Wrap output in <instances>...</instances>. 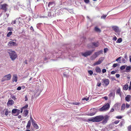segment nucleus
Returning a JSON list of instances; mask_svg holds the SVG:
<instances>
[{"label":"nucleus","mask_w":131,"mask_h":131,"mask_svg":"<svg viewBox=\"0 0 131 131\" xmlns=\"http://www.w3.org/2000/svg\"><path fill=\"white\" fill-rule=\"evenodd\" d=\"M119 122V121L117 120V121H115V122H114V124H118Z\"/></svg>","instance_id":"nucleus-58"},{"label":"nucleus","mask_w":131,"mask_h":131,"mask_svg":"<svg viewBox=\"0 0 131 131\" xmlns=\"http://www.w3.org/2000/svg\"><path fill=\"white\" fill-rule=\"evenodd\" d=\"M21 88L20 86H19L17 88V90H21Z\"/></svg>","instance_id":"nucleus-61"},{"label":"nucleus","mask_w":131,"mask_h":131,"mask_svg":"<svg viewBox=\"0 0 131 131\" xmlns=\"http://www.w3.org/2000/svg\"><path fill=\"white\" fill-rule=\"evenodd\" d=\"M116 117L118 119H120L122 118V117L121 116H117Z\"/></svg>","instance_id":"nucleus-49"},{"label":"nucleus","mask_w":131,"mask_h":131,"mask_svg":"<svg viewBox=\"0 0 131 131\" xmlns=\"http://www.w3.org/2000/svg\"><path fill=\"white\" fill-rule=\"evenodd\" d=\"M108 50V48H105L104 49V53L106 52Z\"/></svg>","instance_id":"nucleus-57"},{"label":"nucleus","mask_w":131,"mask_h":131,"mask_svg":"<svg viewBox=\"0 0 131 131\" xmlns=\"http://www.w3.org/2000/svg\"><path fill=\"white\" fill-rule=\"evenodd\" d=\"M128 85L126 84L123 87V89L124 90H127L128 88Z\"/></svg>","instance_id":"nucleus-24"},{"label":"nucleus","mask_w":131,"mask_h":131,"mask_svg":"<svg viewBox=\"0 0 131 131\" xmlns=\"http://www.w3.org/2000/svg\"><path fill=\"white\" fill-rule=\"evenodd\" d=\"M8 45L10 46H17V45L16 42L10 41L8 42Z\"/></svg>","instance_id":"nucleus-12"},{"label":"nucleus","mask_w":131,"mask_h":131,"mask_svg":"<svg viewBox=\"0 0 131 131\" xmlns=\"http://www.w3.org/2000/svg\"><path fill=\"white\" fill-rule=\"evenodd\" d=\"M8 111L7 109H6L5 112V115L6 116H7L8 114Z\"/></svg>","instance_id":"nucleus-37"},{"label":"nucleus","mask_w":131,"mask_h":131,"mask_svg":"<svg viewBox=\"0 0 131 131\" xmlns=\"http://www.w3.org/2000/svg\"><path fill=\"white\" fill-rule=\"evenodd\" d=\"M20 17H19V18H17L16 19V20L13 21L11 23V24H15L16 23V20H17L18 19L19 20V19H20Z\"/></svg>","instance_id":"nucleus-31"},{"label":"nucleus","mask_w":131,"mask_h":131,"mask_svg":"<svg viewBox=\"0 0 131 131\" xmlns=\"http://www.w3.org/2000/svg\"><path fill=\"white\" fill-rule=\"evenodd\" d=\"M106 70L105 69H102V72L103 73L106 72Z\"/></svg>","instance_id":"nucleus-59"},{"label":"nucleus","mask_w":131,"mask_h":131,"mask_svg":"<svg viewBox=\"0 0 131 131\" xmlns=\"http://www.w3.org/2000/svg\"><path fill=\"white\" fill-rule=\"evenodd\" d=\"M122 93V92L121 91V89L120 88H118L117 89L116 92V94H119L120 96H121Z\"/></svg>","instance_id":"nucleus-17"},{"label":"nucleus","mask_w":131,"mask_h":131,"mask_svg":"<svg viewBox=\"0 0 131 131\" xmlns=\"http://www.w3.org/2000/svg\"><path fill=\"white\" fill-rule=\"evenodd\" d=\"M17 80V75L16 74L14 75L12 79V82H14L15 81L16 82Z\"/></svg>","instance_id":"nucleus-15"},{"label":"nucleus","mask_w":131,"mask_h":131,"mask_svg":"<svg viewBox=\"0 0 131 131\" xmlns=\"http://www.w3.org/2000/svg\"><path fill=\"white\" fill-rule=\"evenodd\" d=\"M93 112L92 113H89L88 114V115L89 116H92L94 115L97 112V111H96V110L95 109V108H93Z\"/></svg>","instance_id":"nucleus-16"},{"label":"nucleus","mask_w":131,"mask_h":131,"mask_svg":"<svg viewBox=\"0 0 131 131\" xmlns=\"http://www.w3.org/2000/svg\"><path fill=\"white\" fill-rule=\"evenodd\" d=\"M94 50H92L87 51L84 53H81V54L82 56L85 57H87L88 56H90L94 51Z\"/></svg>","instance_id":"nucleus-4"},{"label":"nucleus","mask_w":131,"mask_h":131,"mask_svg":"<svg viewBox=\"0 0 131 131\" xmlns=\"http://www.w3.org/2000/svg\"><path fill=\"white\" fill-rule=\"evenodd\" d=\"M127 129L128 131H131V125L128 126Z\"/></svg>","instance_id":"nucleus-44"},{"label":"nucleus","mask_w":131,"mask_h":131,"mask_svg":"<svg viewBox=\"0 0 131 131\" xmlns=\"http://www.w3.org/2000/svg\"><path fill=\"white\" fill-rule=\"evenodd\" d=\"M103 116L100 115L89 119L88 121H86L88 122L89 121H92L93 122H99L103 120Z\"/></svg>","instance_id":"nucleus-1"},{"label":"nucleus","mask_w":131,"mask_h":131,"mask_svg":"<svg viewBox=\"0 0 131 131\" xmlns=\"http://www.w3.org/2000/svg\"><path fill=\"white\" fill-rule=\"evenodd\" d=\"M53 4V2H49L48 4V5L49 6H50L52 5Z\"/></svg>","instance_id":"nucleus-51"},{"label":"nucleus","mask_w":131,"mask_h":131,"mask_svg":"<svg viewBox=\"0 0 131 131\" xmlns=\"http://www.w3.org/2000/svg\"><path fill=\"white\" fill-rule=\"evenodd\" d=\"M31 126V122L30 120L28 121L27 125L26 126V128L27 129H29L30 127Z\"/></svg>","instance_id":"nucleus-23"},{"label":"nucleus","mask_w":131,"mask_h":131,"mask_svg":"<svg viewBox=\"0 0 131 131\" xmlns=\"http://www.w3.org/2000/svg\"><path fill=\"white\" fill-rule=\"evenodd\" d=\"M88 73L90 74V75H91L93 74V72L92 71L90 70L88 71Z\"/></svg>","instance_id":"nucleus-42"},{"label":"nucleus","mask_w":131,"mask_h":131,"mask_svg":"<svg viewBox=\"0 0 131 131\" xmlns=\"http://www.w3.org/2000/svg\"><path fill=\"white\" fill-rule=\"evenodd\" d=\"M30 29L31 30H32L33 31H34V29H33V28L32 26H31V27H30Z\"/></svg>","instance_id":"nucleus-62"},{"label":"nucleus","mask_w":131,"mask_h":131,"mask_svg":"<svg viewBox=\"0 0 131 131\" xmlns=\"http://www.w3.org/2000/svg\"><path fill=\"white\" fill-rule=\"evenodd\" d=\"M124 58L126 60H127L128 58L127 57V54L126 53H125L124 54Z\"/></svg>","instance_id":"nucleus-39"},{"label":"nucleus","mask_w":131,"mask_h":131,"mask_svg":"<svg viewBox=\"0 0 131 131\" xmlns=\"http://www.w3.org/2000/svg\"><path fill=\"white\" fill-rule=\"evenodd\" d=\"M13 29L12 28L10 27H8V30L10 31H11Z\"/></svg>","instance_id":"nucleus-56"},{"label":"nucleus","mask_w":131,"mask_h":131,"mask_svg":"<svg viewBox=\"0 0 131 131\" xmlns=\"http://www.w3.org/2000/svg\"><path fill=\"white\" fill-rule=\"evenodd\" d=\"M116 73V72L114 71H112L111 72L112 74H114Z\"/></svg>","instance_id":"nucleus-63"},{"label":"nucleus","mask_w":131,"mask_h":131,"mask_svg":"<svg viewBox=\"0 0 131 131\" xmlns=\"http://www.w3.org/2000/svg\"><path fill=\"white\" fill-rule=\"evenodd\" d=\"M95 30L97 32H101V30L100 29L98 28L97 27H95L94 28Z\"/></svg>","instance_id":"nucleus-26"},{"label":"nucleus","mask_w":131,"mask_h":131,"mask_svg":"<svg viewBox=\"0 0 131 131\" xmlns=\"http://www.w3.org/2000/svg\"><path fill=\"white\" fill-rule=\"evenodd\" d=\"M122 39L121 38H118L116 41L117 43H120L122 41Z\"/></svg>","instance_id":"nucleus-30"},{"label":"nucleus","mask_w":131,"mask_h":131,"mask_svg":"<svg viewBox=\"0 0 131 131\" xmlns=\"http://www.w3.org/2000/svg\"><path fill=\"white\" fill-rule=\"evenodd\" d=\"M125 122L124 120L123 119L122 120L121 122L120 123L119 125V126H120L121 127H122L123 125L125 123Z\"/></svg>","instance_id":"nucleus-25"},{"label":"nucleus","mask_w":131,"mask_h":131,"mask_svg":"<svg viewBox=\"0 0 131 131\" xmlns=\"http://www.w3.org/2000/svg\"><path fill=\"white\" fill-rule=\"evenodd\" d=\"M125 107L126 106L125 104H123L121 106L122 108L121 109V110L122 111L123 110H124V109L125 108Z\"/></svg>","instance_id":"nucleus-29"},{"label":"nucleus","mask_w":131,"mask_h":131,"mask_svg":"<svg viewBox=\"0 0 131 131\" xmlns=\"http://www.w3.org/2000/svg\"><path fill=\"white\" fill-rule=\"evenodd\" d=\"M8 6V5L6 4H2L1 5L0 9H2L5 12L7 10V7Z\"/></svg>","instance_id":"nucleus-9"},{"label":"nucleus","mask_w":131,"mask_h":131,"mask_svg":"<svg viewBox=\"0 0 131 131\" xmlns=\"http://www.w3.org/2000/svg\"><path fill=\"white\" fill-rule=\"evenodd\" d=\"M14 102L12 100H10L8 101L7 103V104L8 105H13L14 103Z\"/></svg>","instance_id":"nucleus-19"},{"label":"nucleus","mask_w":131,"mask_h":131,"mask_svg":"<svg viewBox=\"0 0 131 131\" xmlns=\"http://www.w3.org/2000/svg\"><path fill=\"white\" fill-rule=\"evenodd\" d=\"M116 77L117 78H118L120 77V75L119 74H116Z\"/></svg>","instance_id":"nucleus-64"},{"label":"nucleus","mask_w":131,"mask_h":131,"mask_svg":"<svg viewBox=\"0 0 131 131\" xmlns=\"http://www.w3.org/2000/svg\"><path fill=\"white\" fill-rule=\"evenodd\" d=\"M95 70L96 72L97 73H100L101 72V70L100 68L98 67H96L95 68Z\"/></svg>","instance_id":"nucleus-18"},{"label":"nucleus","mask_w":131,"mask_h":131,"mask_svg":"<svg viewBox=\"0 0 131 131\" xmlns=\"http://www.w3.org/2000/svg\"><path fill=\"white\" fill-rule=\"evenodd\" d=\"M126 70L125 71V72H128L130 71L131 69V66H127L126 65Z\"/></svg>","instance_id":"nucleus-21"},{"label":"nucleus","mask_w":131,"mask_h":131,"mask_svg":"<svg viewBox=\"0 0 131 131\" xmlns=\"http://www.w3.org/2000/svg\"><path fill=\"white\" fill-rule=\"evenodd\" d=\"M130 106L131 107V105H130L127 103L126 104V107L127 108H128Z\"/></svg>","instance_id":"nucleus-55"},{"label":"nucleus","mask_w":131,"mask_h":131,"mask_svg":"<svg viewBox=\"0 0 131 131\" xmlns=\"http://www.w3.org/2000/svg\"><path fill=\"white\" fill-rule=\"evenodd\" d=\"M110 105L109 103H107L105 105L100 108L99 110L100 111H104L108 110L110 108Z\"/></svg>","instance_id":"nucleus-5"},{"label":"nucleus","mask_w":131,"mask_h":131,"mask_svg":"<svg viewBox=\"0 0 131 131\" xmlns=\"http://www.w3.org/2000/svg\"><path fill=\"white\" fill-rule=\"evenodd\" d=\"M103 51L101 50L95 52L91 56L90 59L91 60H94L99 56L101 54L103 53Z\"/></svg>","instance_id":"nucleus-3"},{"label":"nucleus","mask_w":131,"mask_h":131,"mask_svg":"<svg viewBox=\"0 0 131 131\" xmlns=\"http://www.w3.org/2000/svg\"><path fill=\"white\" fill-rule=\"evenodd\" d=\"M118 65V64L117 63H114L113 64L112 67L114 68H115Z\"/></svg>","instance_id":"nucleus-46"},{"label":"nucleus","mask_w":131,"mask_h":131,"mask_svg":"<svg viewBox=\"0 0 131 131\" xmlns=\"http://www.w3.org/2000/svg\"><path fill=\"white\" fill-rule=\"evenodd\" d=\"M55 15V12L52 10H50L49 12H48V16L50 18H52L54 17Z\"/></svg>","instance_id":"nucleus-7"},{"label":"nucleus","mask_w":131,"mask_h":131,"mask_svg":"<svg viewBox=\"0 0 131 131\" xmlns=\"http://www.w3.org/2000/svg\"><path fill=\"white\" fill-rule=\"evenodd\" d=\"M89 99V97H88L87 98H86L85 97H83L82 99V100H85L86 101H88Z\"/></svg>","instance_id":"nucleus-41"},{"label":"nucleus","mask_w":131,"mask_h":131,"mask_svg":"<svg viewBox=\"0 0 131 131\" xmlns=\"http://www.w3.org/2000/svg\"><path fill=\"white\" fill-rule=\"evenodd\" d=\"M9 16V14H8L6 13V14L4 15V17H5V18L6 19Z\"/></svg>","instance_id":"nucleus-43"},{"label":"nucleus","mask_w":131,"mask_h":131,"mask_svg":"<svg viewBox=\"0 0 131 131\" xmlns=\"http://www.w3.org/2000/svg\"><path fill=\"white\" fill-rule=\"evenodd\" d=\"M42 24V23H39L37 25V27L39 29V27Z\"/></svg>","instance_id":"nucleus-40"},{"label":"nucleus","mask_w":131,"mask_h":131,"mask_svg":"<svg viewBox=\"0 0 131 131\" xmlns=\"http://www.w3.org/2000/svg\"><path fill=\"white\" fill-rule=\"evenodd\" d=\"M71 104L79 105L80 104L79 102H74L71 103Z\"/></svg>","instance_id":"nucleus-35"},{"label":"nucleus","mask_w":131,"mask_h":131,"mask_svg":"<svg viewBox=\"0 0 131 131\" xmlns=\"http://www.w3.org/2000/svg\"><path fill=\"white\" fill-rule=\"evenodd\" d=\"M12 34V31H10L7 34V37H9Z\"/></svg>","instance_id":"nucleus-36"},{"label":"nucleus","mask_w":131,"mask_h":131,"mask_svg":"<svg viewBox=\"0 0 131 131\" xmlns=\"http://www.w3.org/2000/svg\"><path fill=\"white\" fill-rule=\"evenodd\" d=\"M11 97L15 101L16 99V98L15 97V96L14 95L12 96Z\"/></svg>","instance_id":"nucleus-47"},{"label":"nucleus","mask_w":131,"mask_h":131,"mask_svg":"<svg viewBox=\"0 0 131 131\" xmlns=\"http://www.w3.org/2000/svg\"><path fill=\"white\" fill-rule=\"evenodd\" d=\"M112 28L113 30L116 32L118 33L120 32V31L119 30V28L117 26H114L112 27Z\"/></svg>","instance_id":"nucleus-13"},{"label":"nucleus","mask_w":131,"mask_h":131,"mask_svg":"<svg viewBox=\"0 0 131 131\" xmlns=\"http://www.w3.org/2000/svg\"><path fill=\"white\" fill-rule=\"evenodd\" d=\"M32 124L35 128L36 129H38L39 127L37 124L36 123L35 121L34 122L32 123Z\"/></svg>","instance_id":"nucleus-20"},{"label":"nucleus","mask_w":131,"mask_h":131,"mask_svg":"<svg viewBox=\"0 0 131 131\" xmlns=\"http://www.w3.org/2000/svg\"><path fill=\"white\" fill-rule=\"evenodd\" d=\"M8 53L9 54L10 58L12 60H15L17 58V56L16 52L10 49L8 51Z\"/></svg>","instance_id":"nucleus-2"},{"label":"nucleus","mask_w":131,"mask_h":131,"mask_svg":"<svg viewBox=\"0 0 131 131\" xmlns=\"http://www.w3.org/2000/svg\"><path fill=\"white\" fill-rule=\"evenodd\" d=\"M117 38L116 36L114 37L113 38V40L114 41H116L117 40Z\"/></svg>","instance_id":"nucleus-60"},{"label":"nucleus","mask_w":131,"mask_h":131,"mask_svg":"<svg viewBox=\"0 0 131 131\" xmlns=\"http://www.w3.org/2000/svg\"><path fill=\"white\" fill-rule=\"evenodd\" d=\"M126 65H123L121 67H120V69L121 70H124L125 68V67H126Z\"/></svg>","instance_id":"nucleus-32"},{"label":"nucleus","mask_w":131,"mask_h":131,"mask_svg":"<svg viewBox=\"0 0 131 131\" xmlns=\"http://www.w3.org/2000/svg\"><path fill=\"white\" fill-rule=\"evenodd\" d=\"M11 78V75L10 74H8L4 76L2 79V81L9 80Z\"/></svg>","instance_id":"nucleus-10"},{"label":"nucleus","mask_w":131,"mask_h":131,"mask_svg":"<svg viewBox=\"0 0 131 131\" xmlns=\"http://www.w3.org/2000/svg\"><path fill=\"white\" fill-rule=\"evenodd\" d=\"M30 120L31 121L32 123L35 121L32 118L31 116H30Z\"/></svg>","instance_id":"nucleus-54"},{"label":"nucleus","mask_w":131,"mask_h":131,"mask_svg":"<svg viewBox=\"0 0 131 131\" xmlns=\"http://www.w3.org/2000/svg\"><path fill=\"white\" fill-rule=\"evenodd\" d=\"M20 110H19L17 109V112L16 113H17V115H18L20 113Z\"/></svg>","instance_id":"nucleus-48"},{"label":"nucleus","mask_w":131,"mask_h":131,"mask_svg":"<svg viewBox=\"0 0 131 131\" xmlns=\"http://www.w3.org/2000/svg\"><path fill=\"white\" fill-rule=\"evenodd\" d=\"M107 14L106 15L103 14L101 17V19H105L107 16Z\"/></svg>","instance_id":"nucleus-28"},{"label":"nucleus","mask_w":131,"mask_h":131,"mask_svg":"<svg viewBox=\"0 0 131 131\" xmlns=\"http://www.w3.org/2000/svg\"><path fill=\"white\" fill-rule=\"evenodd\" d=\"M122 58V57H118L117 58L116 60V61L117 62H118V61H119V63H121V62L120 61H121V60H120V59Z\"/></svg>","instance_id":"nucleus-34"},{"label":"nucleus","mask_w":131,"mask_h":131,"mask_svg":"<svg viewBox=\"0 0 131 131\" xmlns=\"http://www.w3.org/2000/svg\"><path fill=\"white\" fill-rule=\"evenodd\" d=\"M28 104H26V105L24 106V107H22L23 109L25 108H28Z\"/></svg>","instance_id":"nucleus-45"},{"label":"nucleus","mask_w":131,"mask_h":131,"mask_svg":"<svg viewBox=\"0 0 131 131\" xmlns=\"http://www.w3.org/2000/svg\"><path fill=\"white\" fill-rule=\"evenodd\" d=\"M122 62L123 63H125L126 60H125V59H124V58H123L122 59Z\"/></svg>","instance_id":"nucleus-53"},{"label":"nucleus","mask_w":131,"mask_h":131,"mask_svg":"<svg viewBox=\"0 0 131 131\" xmlns=\"http://www.w3.org/2000/svg\"><path fill=\"white\" fill-rule=\"evenodd\" d=\"M103 120L101 123L103 124H105L108 121L109 119V116L107 115H106L104 116H103Z\"/></svg>","instance_id":"nucleus-8"},{"label":"nucleus","mask_w":131,"mask_h":131,"mask_svg":"<svg viewBox=\"0 0 131 131\" xmlns=\"http://www.w3.org/2000/svg\"><path fill=\"white\" fill-rule=\"evenodd\" d=\"M91 44L92 46L91 47L93 48L98 47L99 45V43L98 41L92 42Z\"/></svg>","instance_id":"nucleus-11"},{"label":"nucleus","mask_w":131,"mask_h":131,"mask_svg":"<svg viewBox=\"0 0 131 131\" xmlns=\"http://www.w3.org/2000/svg\"><path fill=\"white\" fill-rule=\"evenodd\" d=\"M25 101H27L28 100V99L27 98V95H26L25 97Z\"/></svg>","instance_id":"nucleus-52"},{"label":"nucleus","mask_w":131,"mask_h":131,"mask_svg":"<svg viewBox=\"0 0 131 131\" xmlns=\"http://www.w3.org/2000/svg\"><path fill=\"white\" fill-rule=\"evenodd\" d=\"M28 111L27 110H25L24 111V115L25 117H26L28 115Z\"/></svg>","instance_id":"nucleus-27"},{"label":"nucleus","mask_w":131,"mask_h":131,"mask_svg":"<svg viewBox=\"0 0 131 131\" xmlns=\"http://www.w3.org/2000/svg\"><path fill=\"white\" fill-rule=\"evenodd\" d=\"M84 2L86 4L90 2L89 0H84Z\"/></svg>","instance_id":"nucleus-50"},{"label":"nucleus","mask_w":131,"mask_h":131,"mask_svg":"<svg viewBox=\"0 0 131 131\" xmlns=\"http://www.w3.org/2000/svg\"><path fill=\"white\" fill-rule=\"evenodd\" d=\"M102 80L103 81L104 83V84L106 86H107L109 84V81L108 79H103Z\"/></svg>","instance_id":"nucleus-14"},{"label":"nucleus","mask_w":131,"mask_h":131,"mask_svg":"<svg viewBox=\"0 0 131 131\" xmlns=\"http://www.w3.org/2000/svg\"><path fill=\"white\" fill-rule=\"evenodd\" d=\"M104 59L103 57H101L99 58L98 60L93 63V65L94 66L98 65L101 64L103 61Z\"/></svg>","instance_id":"nucleus-6"},{"label":"nucleus","mask_w":131,"mask_h":131,"mask_svg":"<svg viewBox=\"0 0 131 131\" xmlns=\"http://www.w3.org/2000/svg\"><path fill=\"white\" fill-rule=\"evenodd\" d=\"M131 96L129 95H128L125 97V100L127 102H129L130 101V100L131 98Z\"/></svg>","instance_id":"nucleus-22"},{"label":"nucleus","mask_w":131,"mask_h":131,"mask_svg":"<svg viewBox=\"0 0 131 131\" xmlns=\"http://www.w3.org/2000/svg\"><path fill=\"white\" fill-rule=\"evenodd\" d=\"M17 109H13L12 112V113H14L15 114L17 112Z\"/></svg>","instance_id":"nucleus-33"},{"label":"nucleus","mask_w":131,"mask_h":131,"mask_svg":"<svg viewBox=\"0 0 131 131\" xmlns=\"http://www.w3.org/2000/svg\"><path fill=\"white\" fill-rule=\"evenodd\" d=\"M115 96L114 93H111L109 95V96L110 97H111L113 96L114 97Z\"/></svg>","instance_id":"nucleus-38"}]
</instances>
